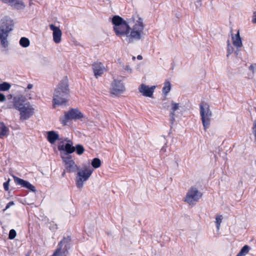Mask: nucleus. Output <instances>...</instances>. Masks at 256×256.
<instances>
[{"mask_svg": "<svg viewBox=\"0 0 256 256\" xmlns=\"http://www.w3.org/2000/svg\"><path fill=\"white\" fill-rule=\"evenodd\" d=\"M116 36L128 43L140 40L144 35L145 24L144 19L138 14L132 16L124 20L118 16L112 20Z\"/></svg>", "mask_w": 256, "mask_h": 256, "instance_id": "1", "label": "nucleus"}, {"mask_svg": "<svg viewBox=\"0 0 256 256\" xmlns=\"http://www.w3.org/2000/svg\"><path fill=\"white\" fill-rule=\"evenodd\" d=\"M14 108L20 112V118L26 120L30 118L35 112V108L29 102H24V98L14 96L12 98Z\"/></svg>", "mask_w": 256, "mask_h": 256, "instance_id": "2", "label": "nucleus"}, {"mask_svg": "<svg viewBox=\"0 0 256 256\" xmlns=\"http://www.w3.org/2000/svg\"><path fill=\"white\" fill-rule=\"evenodd\" d=\"M12 21L10 18H4L0 21V46L7 48L10 45V34L12 30Z\"/></svg>", "mask_w": 256, "mask_h": 256, "instance_id": "3", "label": "nucleus"}, {"mask_svg": "<svg viewBox=\"0 0 256 256\" xmlns=\"http://www.w3.org/2000/svg\"><path fill=\"white\" fill-rule=\"evenodd\" d=\"M69 90L66 82L60 83L55 89L53 94V107L62 106L66 103Z\"/></svg>", "mask_w": 256, "mask_h": 256, "instance_id": "4", "label": "nucleus"}, {"mask_svg": "<svg viewBox=\"0 0 256 256\" xmlns=\"http://www.w3.org/2000/svg\"><path fill=\"white\" fill-rule=\"evenodd\" d=\"M94 168L90 165H84L82 167H79L76 171L75 182L76 187L82 189L86 181L91 176Z\"/></svg>", "mask_w": 256, "mask_h": 256, "instance_id": "5", "label": "nucleus"}, {"mask_svg": "<svg viewBox=\"0 0 256 256\" xmlns=\"http://www.w3.org/2000/svg\"><path fill=\"white\" fill-rule=\"evenodd\" d=\"M202 192L196 187L192 186L188 190L184 200L189 205L194 206L202 198Z\"/></svg>", "mask_w": 256, "mask_h": 256, "instance_id": "6", "label": "nucleus"}, {"mask_svg": "<svg viewBox=\"0 0 256 256\" xmlns=\"http://www.w3.org/2000/svg\"><path fill=\"white\" fill-rule=\"evenodd\" d=\"M200 114L202 117V124L204 130H206L210 126L212 112L210 106L206 103L202 102L200 106Z\"/></svg>", "mask_w": 256, "mask_h": 256, "instance_id": "7", "label": "nucleus"}, {"mask_svg": "<svg viewBox=\"0 0 256 256\" xmlns=\"http://www.w3.org/2000/svg\"><path fill=\"white\" fill-rule=\"evenodd\" d=\"M33 87L34 85L31 84H29L26 88L20 86H16V94L14 96L22 98L24 100V102H26L27 98L30 100H32L34 96V92L32 90Z\"/></svg>", "mask_w": 256, "mask_h": 256, "instance_id": "8", "label": "nucleus"}, {"mask_svg": "<svg viewBox=\"0 0 256 256\" xmlns=\"http://www.w3.org/2000/svg\"><path fill=\"white\" fill-rule=\"evenodd\" d=\"M66 143H63L58 146V150L60 152L61 158L72 156L70 154L75 152L72 142L68 138L64 140Z\"/></svg>", "mask_w": 256, "mask_h": 256, "instance_id": "9", "label": "nucleus"}, {"mask_svg": "<svg viewBox=\"0 0 256 256\" xmlns=\"http://www.w3.org/2000/svg\"><path fill=\"white\" fill-rule=\"evenodd\" d=\"M123 78H114L110 84V93L114 95H118L125 91Z\"/></svg>", "mask_w": 256, "mask_h": 256, "instance_id": "10", "label": "nucleus"}, {"mask_svg": "<svg viewBox=\"0 0 256 256\" xmlns=\"http://www.w3.org/2000/svg\"><path fill=\"white\" fill-rule=\"evenodd\" d=\"M83 117V114L78 110L71 109L64 113V116L60 118V121L64 125H66L68 120L80 119Z\"/></svg>", "mask_w": 256, "mask_h": 256, "instance_id": "11", "label": "nucleus"}, {"mask_svg": "<svg viewBox=\"0 0 256 256\" xmlns=\"http://www.w3.org/2000/svg\"><path fill=\"white\" fill-rule=\"evenodd\" d=\"M62 159L64 164L65 170L68 172H76L80 167L76 164L72 156H65L62 158Z\"/></svg>", "mask_w": 256, "mask_h": 256, "instance_id": "12", "label": "nucleus"}, {"mask_svg": "<svg viewBox=\"0 0 256 256\" xmlns=\"http://www.w3.org/2000/svg\"><path fill=\"white\" fill-rule=\"evenodd\" d=\"M50 30L52 31V40L56 44L61 42L62 40V32L60 28L54 24L49 25Z\"/></svg>", "mask_w": 256, "mask_h": 256, "instance_id": "13", "label": "nucleus"}, {"mask_svg": "<svg viewBox=\"0 0 256 256\" xmlns=\"http://www.w3.org/2000/svg\"><path fill=\"white\" fill-rule=\"evenodd\" d=\"M155 88L156 86H149L144 84H142L140 86L138 90L144 96L152 98Z\"/></svg>", "mask_w": 256, "mask_h": 256, "instance_id": "14", "label": "nucleus"}, {"mask_svg": "<svg viewBox=\"0 0 256 256\" xmlns=\"http://www.w3.org/2000/svg\"><path fill=\"white\" fill-rule=\"evenodd\" d=\"M70 236L64 237L62 240L58 243L57 248L60 249V250L66 254L68 250L70 248Z\"/></svg>", "mask_w": 256, "mask_h": 256, "instance_id": "15", "label": "nucleus"}, {"mask_svg": "<svg viewBox=\"0 0 256 256\" xmlns=\"http://www.w3.org/2000/svg\"><path fill=\"white\" fill-rule=\"evenodd\" d=\"M15 183L23 188H26L30 190L35 192L36 191L35 187L28 181L24 180L14 176H12Z\"/></svg>", "mask_w": 256, "mask_h": 256, "instance_id": "16", "label": "nucleus"}, {"mask_svg": "<svg viewBox=\"0 0 256 256\" xmlns=\"http://www.w3.org/2000/svg\"><path fill=\"white\" fill-rule=\"evenodd\" d=\"M94 76L96 78L100 76L105 71V68L104 64L100 62H94L92 66Z\"/></svg>", "mask_w": 256, "mask_h": 256, "instance_id": "17", "label": "nucleus"}, {"mask_svg": "<svg viewBox=\"0 0 256 256\" xmlns=\"http://www.w3.org/2000/svg\"><path fill=\"white\" fill-rule=\"evenodd\" d=\"M7 4L18 10H23L25 4L22 0H8Z\"/></svg>", "mask_w": 256, "mask_h": 256, "instance_id": "18", "label": "nucleus"}, {"mask_svg": "<svg viewBox=\"0 0 256 256\" xmlns=\"http://www.w3.org/2000/svg\"><path fill=\"white\" fill-rule=\"evenodd\" d=\"M182 107V104L172 100L170 102V116L173 120H174L175 112L180 110Z\"/></svg>", "mask_w": 256, "mask_h": 256, "instance_id": "19", "label": "nucleus"}, {"mask_svg": "<svg viewBox=\"0 0 256 256\" xmlns=\"http://www.w3.org/2000/svg\"><path fill=\"white\" fill-rule=\"evenodd\" d=\"M58 138V134L54 131H50L47 132L48 140L51 144H54Z\"/></svg>", "mask_w": 256, "mask_h": 256, "instance_id": "20", "label": "nucleus"}, {"mask_svg": "<svg viewBox=\"0 0 256 256\" xmlns=\"http://www.w3.org/2000/svg\"><path fill=\"white\" fill-rule=\"evenodd\" d=\"M232 44L234 46L237 48L242 47V44L239 32H238L234 36H232Z\"/></svg>", "mask_w": 256, "mask_h": 256, "instance_id": "21", "label": "nucleus"}, {"mask_svg": "<svg viewBox=\"0 0 256 256\" xmlns=\"http://www.w3.org/2000/svg\"><path fill=\"white\" fill-rule=\"evenodd\" d=\"M172 85L170 81L166 80L164 83V86L162 88V94L164 96H166L168 93L170 91Z\"/></svg>", "mask_w": 256, "mask_h": 256, "instance_id": "22", "label": "nucleus"}, {"mask_svg": "<svg viewBox=\"0 0 256 256\" xmlns=\"http://www.w3.org/2000/svg\"><path fill=\"white\" fill-rule=\"evenodd\" d=\"M8 132V128L3 122H0V138L7 136Z\"/></svg>", "mask_w": 256, "mask_h": 256, "instance_id": "23", "label": "nucleus"}, {"mask_svg": "<svg viewBox=\"0 0 256 256\" xmlns=\"http://www.w3.org/2000/svg\"><path fill=\"white\" fill-rule=\"evenodd\" d=\"M19 44L24 48H28L30 46V41L26 37H22L19 41Z\"/></svg>", "mask_w": 256, "mask_h": 256, "instance_id": "24", "label": "nucleus"}, {"mask_svg": "<svg viewBox=\"0 0 256 256\" xmlns=\"http://www.w3.org/2000/svg\"><path fill=\"white\" fill-rule=\"evenodd\" d=\"M250 248L248 245H244L240 250L239 252L236 254V256H245L248 254Z\"/></svg>", "mask_w": 256, "mask_h": 256, "instance_id": "25", "label": "nucleus"}, {"mask_svg": "<svg viewBox=\"0 0 256 256\" xmlns=\"http://www.w3.org/2000/svg\"><path fill=\"white\" fill-rule=\"evenodd\" d=\"M74 148H76L75 151L79 156L82 154L84 152V147L80 144H76V146H74Z\"/></svg>", "mask_w": 256, "mask_h": 256, "instance_id": "26", "label": "nucleus"}, {"mask_svg": "<svg viewBox=\"0 0 256 256\" xmlns=\"http://www.w3.org/2000/svg\"><path fill=\"white\" fill-rule=\"evenodd\" d=\"M11 88L10 84L7 82H4L0 84V91H7Z\"/></svg>", "mask_w": 256, "mask_h": 256, "instance_id": "27", "label": "nucleus"}, {"mask_svg": "<svg viewBox=\"0 0 256 256\" xmlns=\"http://www.w3.org/2000/svg\"><path fill=\"white\" fill-rule=\"evenodd\" d=\"M92 165L94 168H98L100 166L101 161L98 158H94L92 162Z\"/></svg>", "mask_w": 256, "mask_h": 256, "instance_id": "28", "label": "nucleus"}, {"mask_svg": "<svg viewBox=\"0 0 256 256\" xmlns=\"http://www.w3.org/2000/svg\"><path fill=\"white\" fill-rule=\"evenodd\" d=\"M120 66L123 68V69L130 74L132 72V70L129 65H124L122 62L118 60Z\"/></svg>", "mask_w": 256, "mask_h": 256, "instance_id": "29", "label": "nucleus"}, {"mask_svg": "<svg viewBox=\"0 0 256 256\" xmlns=\"http://www.w3.org/2000/svg\"><path fill=\"white\" fill-rule=\"evenodd\" d=\"M216 222L217 224H220L222 222H228L226 220V218L225 217H224L222 215H218L217 216L216 218Z\"/></svg>", "mask_w": 256, "mask_h": 256, "instance_id": "30", "label": "nucleus"}, {"mask_svg": "<svg viewBox=\"0 0 256 256\" xmlns=\"http://www.w3.org/2000/svg\"><path fill=\"white\" fill-rule=\"evenodd\" d=\"M16 236V231L14 229L10 230L8 234V238L10 240H12L15 238Z\"/></svg>", "mask_w": 256, "mask_h": 256, "instance_id": "31", "label": "nucleus"}, {"mask_svg": "<svg viewBox=\"0 0 256 256\" xmlns=\"http://www.w3.org/2000/svg\"><path fill=\"white\" fill-rule=\"evenodd\" d=\"M248 69L252 72V76H253L255 72V70H256V64H251L248 67Z\"/></svg>", "mask_w": 256, "mask_h": 256, "instance_id": "32", "label": "nucleus"}, {"mask_svg": "<svg viewBox=\"0 0 256 256\" xmlns=\"http://www.w3.org/2000/svg\"><path fill=\"white\" fill-rule=\"evenodd\" d=\"M10 179H8L6 182L4 183V188L5 190L8 191L9 190V186H10Z\"/></svg>", "mask_w": 256, "mask_h": 256, "instance_id": "33", "label": "nucleus"}, {"mask_svg": "<svg viewBox=\"0 0 256 256\" xmlns=\"http://www.w3.org/2000/svg\"><path fill=\"white\" fill-rule=\"evenodd\" d=\"M233 52V48L230 46V44L229 41L228 42V54L227 56H228L229 54H231Z\"/></svg>", "mask_w": 256, "mask_h": 256, "instance_id": "34", "label": "nucleus"}, {"mask_svg": "<svg viewBox=\"0 0 256 256\" xmlns=\"http://www.w3.org/2000/svg\"><path fill=\"white\" fill-rule=\"evenodd\" d=\"M40 62L43 64H46L48 62V60L45 57H42L40 58Z\"/></svg>", "mask_w": 256, "mask_h": 256, "instance_id": "35", "label": "nucleus"}, {"mask_svg": "<svg viewBox=\"0 0 256 256\" xmlns=\"http://www.w3.org/2000/svg\"><path fill=\"white\" fill-rule=\"evenodd\" d=\"M14 203L13 201L10 202L6 204V208L4 209V210H6L8 209L10 207L14 206Z\"/></svg>", "mask_w": 256, "mask_h": 256, "instance_id": "36", "label": "nucleus"}, {"mask_svg": "<svg viewBox=\"0 0 256 256\" xmlns=\"http://www.w3.org/2000/svg\"><path fill=\"white\" fill-rule=\"evenodd\" d=\"M6 100V98L5 96L2 93H0V102H4Z\"/></svg>", "mask_w": 256, "mask_h": 256, "instance_id": "37", "label": "nucleus"}, {"mask_svg": "<svg viewBox=\"0 0 256 256\" xmlns=\"http://www.w3.org/2000/svg\"><path fill=\"white\" fill-rule=\"evenodd\" d=\"M252 22L253 24H256V11L253 14Z\"/></svg>", "mask_w": 256, "mask_h": 256, "instance_id": "38", "label": "nucleus"}, {"mask_svg": "<svg viewBox=\"0 0 256 256\" xmlns=\"http://www.w3.org/2000/svg\"><path fill=\"white\" fill-rule=\"evenodd\" d=\"M166 152V148L165 146H163L161 150H160V152Z\"/></svg>", "mask_w": 256, "mask_h": 256, "instance_id": "39", "label": "nucleus"}, {"mask_svg": "<svg viewBox=\"0 0 256 256\" xmlns=\"http://www.w3.org/2000/svg\"><path fill=\"white\" fill-rule=\"evenodd\" d=\"M56 226V225H52V226H50V229L51 230H52V229H54L55 228L54 226Z\"/></svg>", "mask_w": 256, "mask_h": 256, "instance_id": "40", "label": "nucleus"}, {"mask_svg": "<svg viewBox=\"0 0 256 256\" xmlns=\"http://www.w3.org/2000/svg\"><path fill=\"white\" fill-rule=\"evenodd\" d=\"M137 58L138 60H141L142 59V56H138Z\"/></svg>", "mask_w": 256, "mask_h": 256, "instance_id": "41", "label": "nucleus"}, {"mask_svg": "<svg viewBox=\"0 0 256 256\" xmlns=\"http://www.w3.org/2000/svg\"><path fill=\"white\" fill-rule=\"evenodd\" d=\"M220 225H216V230L218 231L219 230V228H220Z\"/></svg>", "mask_w": 256, "mask_h": 256, "instance_id": "42", "label": "nucleus"}]
</instances>
